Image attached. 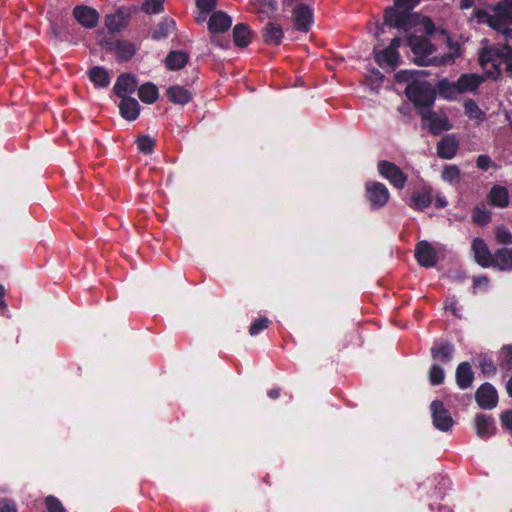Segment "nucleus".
I'll return each mask as SVG.
<instances>
[{"mask_svg":"<svg viewBox=\"0 0 512 512\" xmlns=\"http://www.w3.org/2000/svg\"><path fill=\"white\" fill-rule=\"evenodd\" d=\"M420 2L421 0H394L392 6L384 9L383 25L378 27L376 36H379L380 33H384L383 26L409 32L412 28L422 25L425 34L433 35L435 33H439L446 36L449 40L445 29L436 28L430 18L424 17L413 11Z\"/></svg>","mask_w":512,"mask_h":512,"instance_id":"nucleus-1","label":"nucleus"},{"mask_svg":"<svg viewBox=\"0 0 512 512\" xmlns=\"http://www.w3.org/2000/svg\"><path fill=\"white\" fill-rule=\"evenodd\" d=\"M426 36L409 34L406 45L411 49L414 57L412 62L418 66H442L453 62L452 54L434 56L436 46Z\"/></svg>","mask_w":512,"mask_h":512,"instance_id":"nucleus-2","label":"nucleus"},{"mask_svg":"<svg viewBox=\"0 0 512 512\" xmlns=\"http://www.w3.org/2000/svg\"><path fill=\"white\" fill-rule=\"evenodd\" d=\"M501 33L505 39L512 38V0H501L495 6L482 2V24Z\"/></svg>","mask_w":512,"mask_h":512,"instance_id":"nucleus-3","label":"nucleus"},{"mask_svg":"<svg viewBox=\"0 0 512 512\" xmlns=\"http://www.w3.org/2000/svg\"><path fill=\"white\" fill-rule=\"evenodd\" d=\"M405 95L414 103L418 113L431 109L436 100V89L428 81L414 80L405 88Z\"/></svg>","mask_w":512,"mask_h":512,"instance_id":"nucleus-4","label":"nucleus"},{"mask_svg":"<svg viewBox=\"0 0 512 512\" xmlns=\"http://www.w3.org/2000/svg\"><path fill=\"white\" fill-rule=\"evenodd\" d=\"M493 266L502 271H512V249L501 248L491 254L482 242V267Z\"/></svg>","mask_w":512,"mask_h":512,"instance_id":"nucleus-5","label":"nucleus"},{"mask_svg":"<svg viewBox=\"0 0 512 512\" xmlns=\"http://www.w3.org/2000/svg\"><path fill=\"white\" fill-rule=\"evenodd\" d=\"M101 46L107 51L115 52L119 62L129 61L136 53V47L129 41L119 40L113 36L104 37Z\"/></svg>","mask_w":512,"mask_h":512,"instance_id":"nucleus-6","label":"nucleus"},{"mask_svg":"<svg viewBox=\"0 0 512 512\" xmlns=\"http://www.w3.org/2000/svg\"><path fill=\"white\" fill-rule=\"evenodd\" d=\"M378 173L397 189H403L407 182V175L395 163L381 160L377 164Z\"/></svg>","mask_w":512,"mask_h":512,"instance_id":"nucleus-7","label":"nucleus"},{"mask_svg":"<svg viewBox=\"0 0 512 512\" xmlns=\"http://www.w3.org/2000/svg\"><path fill=\"white\" fill-rule=\"evenodd\" d=\"M365 196L372 209H379L386 205L390 193L387 187L377 181H368L365 184Z\"/></svg>","mask_w":512,"mask_h":512,"instance_id":"nucleus-8","label":"nucleus"},{"mask_svg":"<svg viewBox=\"0 0 512 512\" xmlns=\"http://www.w3.org/2000/svg\"><path fill=\"white\" fill-rule=\"evenodd\" d=\"M430 411L435 429L441 432H448L452 429L454 420L441 400H433L430 404Z\"/></svg>","mask_w":512,"mask_h":512,"instance_id":"nucleus-9","label":"nucleus"},{"mask_svg":"<svg viewBox=\"0 0 512 512\" xmlns=\"http://www.w3.org/2000/svg\"><path fill=\"white\" fill-rule=\"evenodd\" d=\"M420 116L423 121L428 122L427 127L432 135L438 136L444 131L452 129V124L448 117L446 115H439L432 111V109H422Z\"/></svg>","mask_w":512,"mask_h":512,"instance_id":"nucleus-10","label":"nucleus"},{"mask_svg":"<svg viewBox=\"0 0 512 512\" xmlns=\"http://www.w3.org/2000/svg\"><path fill=\"white\" fill-rule=\"evenodd\" d=\"M72 14L77 23L86 29L95 28L100 18L97 10L86 5L75 6Z\"/></svg>","mask_w":512,"mask_h":512,"instance_id":"nucleus-11","label":"nucleus"},{"mask_svg":"<svg viewBox=\"0 0 512 512\" xmlns=\"http://www.w3.org/2000/svg\"><path fill=\"white\" fill-rule=\"evenodd\" d=\"M415 258L422 267H433L438 262L435 248L426 240L418 242L415 246Z\"/></svg>","mask_w":512,"mask_h":512,"instance_id":"nucleus-12","label":"nucleus"},{"mask_svg":"<svg viewBox=\"0 0 512 512\" xmlns=\"http://www.w3.org/2000/svg\"><path fill=\"white\" fill-rule=\"evenodd\" d=\"M292 19L299 31L308 32L313 22V11L306 4H297L292 10Z\"/></svg>","mask_w":512,"mask_h":512,"instance_id":"nucleus-13","label":"nucleus"},{"mask_svg":"<svg viewBox=\"0 0 512 512\" xmlns=\"http://www.w3.org/2000/svg\"><path fill=\"white\" fill-rule=\"evenodd\" d=\"M138 87V81L136 77L131 73H122L118 76L113 91L120 97H129L128 95L133 94Z\"/></svg>","mask_w":512,"mask_h":512,"instance_id":"nucleus-14","label":"nucleus"},{"mask_svg":"<svg viewBox=\"0 0 512 512\" xmlns=\"http://www.w3.org/2000/svg\"><path fill=\"white\" fill-rule=\"evenodd\" d=\"M432 200L431 188L424 187L421 190L414 191L406 204L413 209L424 210L431 205Z\"/></svg>","mask_w":512,"mask_h":512,"instance_id":"nucleus-15","label":"nucleus"},{"mask_svg":"<svg viewBox=\"0 0 512 512\" xmlns=\"http://www.w3.org/2000/svg\"><path fill=\"white\" fill-rule=\"evenodd\" d=\"M232 25V18L223 11L214 12L208 21L210 33L226 32Z\"/></svg>","mask_w":512,"mask_h":512,"instance_id":"nucleus-16","label":"nucleus"},{"mask_svg":"<svg viewBox=\"0 0 512 512\" xmlns=\"http://www.w3.org/2000/svg\"><path fill=\"white\" fill-rule=\"evenodd\" d=\"M458 150V141L454 135H445L437 144V154L443 159H452Z\"/></svg>","mask_w":512,"mask_h":512,"instance_id":"nucleus-17","label":"nucleus"},{"mask_svg":"<svg viewBox=\"0 0 512 512\" xmlns=\"http://www.w3.org/2000/svg\"><path fill=\"white\" fill-rule=\"evenodd\" d=\"M262 37L265 44L278 46L284 37L282 27L270 21L263 27Z\"/></svg>","mask_w":512,"mask_h":512,"instance_id":"nucleus-18","label":"nucleus"},{"mask_svg":"<svg viewBox=\"0 0 512 512\" xmlns=\"http://www.w3.org/2000/svg\"><path fill=\"white\" fill-rule=\"evenodd\" d=\"M489 205L497 208H506L509 205V193L506 187L494 185L487 195Z\"/></svg>","mask_w":512,"mask_h":512,"instance_id":"nucleus-19","label":"nucleus"},{"mask_svg":"<svg viewBox=\"0 0 512 512\" xmlns=\"http://www.w3.org/2000/svg\"><path fill=\"white\" fill-rule=\"evenodd\" d=\"M455 347L447 341L435 343L431 348V356L434 360L447 364L452 361Z\"/></svg>","mask_w":512,"mask_h":512,"instance_id":"nucleus-20","label":"nucleus"},{"mask_svg":"<svg viewBox=\"0 0 512 512\" xmlns=\"http://www.w3.org/2000/svg\"><path fill=\"white\" fill-rule=\"evenodd\" d=\"M373 53L375 62L382 68L387 66L392 71L399 65V52H386V48L381 51H377V49L374 48Z\"/></svg>","mask_w":512,"mask_h":512,"instance_id":"nucleus-21","label":"nucleus"},{"mask_svg":"<svg viewBox=\"0 0 512 512\" xmlns=\"http://www.w3.org/2000/svg\"><path fill=\"white\" fill-rule=\"evenodd\" d=\"M119 110L121 116L128 120H136L140 113V105L133 97H123L119 103Z\"/></svg>","mask_w":512,"mask_h":512,"instance_id":"nucleus-22","label":"nucleus"},{"mask_svg":"<svg viewBox=\"0 0 512 512\" xmlns=\"http://www.w3.org/2000/svg\"><path fill=\"white\" fill-rule=\"evenodd\" d=\"M456 383L460 389H467L472 385L474 372L468 362H461L455 373Z\"/></svg>","mask_w":512,"mask_h":512,"instance_id":"nucleus-23","label":"nucleus"},{"mask_svg":"<svg viewBox=\"0 0 512 512\" xmlns=\"http://www.w3.org/2000/svg\"><path fill=\"white\" fill-rule=\"evenodd\" d=\"M251 6L253 11L259 14L262 19H272L278 9L276 0H253Z\"/></svg>","mask_w":512,"mask_h":512,"instance_id":"nucleus-24","label":"nucleus"},{"mask_svg":"<svg viewBox=\"0 0 512 512\" xmlns=\"http://www.w3.org/2000/svg\"><path fill=\"white\" fill-rule=\"evenodd\" d=\"M436 95L438 94L441 98L453 101L456 100L459 95L456 81L450 82L447 78L441 79L436 84Z\"/></svg>","mask_w":512,"mask_h":512,"instance_id":"nucleus-25","label":"nucleus"},{"mask_svg":"<svg viewBox=\"0 0 512 512\" xmlns=\"http://www.w3.org/2000/svg\"><path fill=\"white\" fill-rule=\"evenodd\" d=\"M189 60L188 53L180 50H173L168 53L164 63L166 67L171 71H177L182 69Z\"/></svg>","mask_w":512,"mask_h":512,"instance_id":"nucleus-26","label":"nucleus"},{"mask_svg":"<svg viewBox=\"0 0 512 512\" xmlns=\"http://www.w3.org/2000/svg\"><path fill=\"white\" fill-rule=\"evenodd\" d=\"M166 96L170 102L179 105H186L192 100L191 93L179 85L169 87L166 91Z\"/></svg>","mask_w":512,"mask_h":512,"instance_id":"nucleus-27","label":"nucleus"},{"mask_svg":"<svg viewBox=\"0 0 512 512\" xmlns=\"http://www.w3.org/2000/svg\"><path fill=\"white\" fill-rule=\"evenodd\" d=\"M459 95L466 92H474L480 85V75L462 74L456 81Z\"/></svg>","mask_w":512,"mask_h":512,"instance_id":"nucleus-28","label":"nucleus"},{"mask_svg":"<svg viewBox=\"0 0 512 512\" xmlns=\"http://www.w3.org/2000/svg\"><path fill=\"white\" fill-rule=\"evenodd\" d=\"M90 81L98 88H105L110 84V74L107 69L101 66H94L88 70Z\"/></svg>","mask_w":512,"mask_h":512,"instance_id":"nucleus-29","label":"nucleus"},{"mask_svg":"<svg viewBox=\"0 0 512 512\" xmlns=\"http://www.w3.org/2000/svg\"><path fill=\"white\" fill-rule=\"evenodd\" d=\"M252 31L245 23H238L233 28V40L237 47L245 48L250 43Z\"/></svg>","mask_w":512,"mask_h":512,"instance_id":"nucleus-30","label":"nucleus"},{"mask_svg":"<svg viewBox=\"0 0 512 512\" xmlns=\"http://www.w3.org/2000/svg\"><path fill=\"white\" fill-rule=\"evenodd\" d=\"M498 403V392L489 382L482 383V409H493Z\"/></svg>","mask_w":512,"mask_h":512,"instance_id":"nucleus-31","label":"nucleus"},{"mask_svg":"<svg viewBox=\"0 0 512 512\" xmlns=\"http://www.w3.org/2000/svg\"><path fill=\"white\" fill-rule=\"evenodd\" d=\"M137 90L141 101L147 104H153L159 97L158 88L151 82L137 87Z\"/></svg>","mask_w":512,"mask_h":512,"instance_id":"nucleus-32","label":"nucleus"},{"mask_svg":"<svg viewBox=\"0 0 512 512\" xmlns=\"http://www.w3.org/2000/svg\"><path fill=\"white\" fill-rule=\"evenodd\" d=\"M175 27L174 20L170 18H163L157 26L153 29L151 37L155 41L167 38L171 30Z\"/></svg>","mask_w":512,"mask_h":512,"instance_id":"nucleus-33","label":"nucleus"},{"mask_svg":"<svg viewBox=\"0 0 512 512\" xmlns=\"http://www.w3.org/2000/svg\"><path fill=\"white\" fill-rule=\"evenodd\" d=\"M485 43H487V41L482 40V56H481V59H482V81H484L485 78L496 79L498 77V75L500 74L499 70L496 71L495 75L490 70H488V65H489L490 59H489V56L487 53L488 47L486 45H484Z\"/></svg>","mask_w":512,"mask_h":512,"instance_id":"nucleus-34","label":"nucleus"},{"mask_svg":"<svg viewBox=\"0 0 512 512\" xmlns=\"http://www.w3.org/2000/svg\"><path fill=\"white\" fill-rule=\"evenodd\" d=\"M428 377L431 385L438 386L444 382L445 371L440 365L433 364L429 369Z\"/></svg>","mask_w":512,"mask_h":512,"instance_id":"nucleus-35","label":"nucleus"},{"mask_svg":"<svg viewBox=\"0 0 512 512\" xmlns=\"http://www.w3.org/2000/svg\"><path fill=\"white\" fill-rule=\"evenodd\" d=\"M499 365L506 370H512V345H505L498 357Z\"/></svg>","mask_w":512,"mask_h":512,"instance_id":"nucleus-36","label":"nucleus"},{"mask_svg":"<svg viewBox=\"0 0 512 512\" xmlns=\"http://www.w3.org/2000/svg\"><path fill=\"white\" fill-rule=\"evenodd\" d=\"M164 1L165 0H145L141 9L146 14H159L164 10Z\"/></svg>","mask_w":512,"mask_h":512,"instance_id":"nucleus-37","label":"nucleus"},{"mask_svg":"<svg viewBox=\"0 0 512 512\" xmlns=\"http://www.w3.org/2000/svg\"><path fill=\"white\" fill-rule=\"evenodd\" d=\"M497 55L501 58L500 64L504 63L506 70L512 73V47L503 45L497 49Z\"/></svg>","mask_w":512,"mask_h":512,"instance_id":"nucleus-38","label":"nucleus"},{"mask_svg":"<svg viewBox=\"0 0 512 512\" xmlns=\"http://www.w3.org/2000/svg\"><path fill=\"white\" fill-rule=\"evenodd\" d=\"M136 143L139 151L144 154L152 153L155 147V140L149 135H142L138 137Z\"/></svg>","mask_w":512,"mask_h":512,"instance_id":"nucleus-39","label":"nucleus"},{"mask_svg":"<svg viewBox=\"0 0 512 512\" xmlns=\"http://www.w3.org/2000/svg\"><path fill=\"white\" fill-rule=\"evenodd\" d=\"M497 371V367L494 361L488 353L482 354V374L486 376L494 375Z\"/></svg>","mask_w":512,"mask_h":512,"instance_id":"nucleus-40","label":"nucleus"},{"mask_svg":"<svg viewBox=\"0 0 512 512\" xmlns=\"http://www.w3.org/2000/svg\"><path fill=\"white\" fill-rule=\"evenodd\" d=\"M105 26L107 27L108 31L110 33H118L122 29H124L121 22L118 20V18L115 16V14H108L105 16Z\"/></svg>","mask_w":512,"mask_h":512,"instance_id":"nucleus-41","label":"nucleus"},{"mask_svg":"<svg viewBox=\"0 0 512 512\" xmlns=\"http://www.w3.org/2000/svg\"><path fill=\"white\" fill-rule=\"evenodd\" d=\"M464 110L465 115H467L471 119H479L480 118V108L478 104L472 99H466L464 101Z\"/></svg>","mask_w":512,"mask_h":512,"instance_id":"nucleus-42","label":"nucleus"},{"mask_svg":"<svg viewBox=\"0 0 512 512\" xmlns=\"http://www.w3.org/2000/svg\"><path fill=\"white\" fill-rule=\"evenodd\" d=\"M45 505L48 512H66V509L61 503V501L53 495H49L46 497Z\"/></svg>","mask_w":512,"mask_h":512,"instance_id":"nucleus-43","label":"nucleus"},{"mask_svg":"<svg viewBox=\"0 0 512 512\" xmlns=\"http://www.w3.org/2000/svg\"><path fill=\"white\" fill-rule=\"evenodd\" d=\"M270 320L267 317H261L255 320L249 328L251 336H256L268 327Z\"/></svg>","mask_w":512,"mask_h":512,"instance_id":"nucleus-44","label":"nucleus"},{"mask_svg":"<svg viewBox=\"0 0 512 512\" xmlns=\"http://www.w3.org/2000/svg\"><path fill=\"white\" fill-rule=\"evenodd\" d=\"M460 177L459 168L455 165H447L444 167L442 172V178L445 181L453 182L458 180Z\"/></svg>","mask_w":512,"mask_h":512,"instance_id":"nucleus-45","label":"nucleus"},{"mask_svg":"<svg viewBox=\"0 0 512 512\" xmlns=\"http://www.w3.org/2000/svg\"><path fill=\"white\" fill-rule=\"evenodd\" d=\"M395 80L398 83H411L416 79L415 70H400L395 74Z\"/></svg>","mask_w":512,"mask_h":512,"instance_id":"nucleus-46","label":"nucleus"},{"mask_svg":"<svg viewBox=\"0 0 512 512\" xmlns=\"http://www.w3.org/2000/svg\"><path fill=\"white\" fill-rule=\"evenodd\" d=\"M496 239L499 243L504 245L512 244V234L504 226H499L496 230Z\"/></svg>","mask_w":512,"mask_h":512,"instance_id":"nucleus-47","label":"nucleus"},{"mask_svg":"<svg viewBox=\"0 0 512 512\" xmlns=\"http://www.w3.org/2000/svg\"><path fill=\"white\" fill-rule=\"evenodd\" d=\"M223 33L224 32L211 33L210 40L212 44L220 48L226 49L230 46V40L226 36H224Z\"/></svg>","mask_w":512,"mask_h":512,"instance_id":"nucleus-48","label":"nucleus"},{"mask_svg":"<svg viewBox=\"0 0 512 512\" xmlns=\"http://www.w3.org/2000/svg\"><path fill=\"white\" fill-rule=\"evenodd\" d=\"M66 34H68L67 27L63 24V26H58L57 24H52L50 29V35L57 40L64 41L67 39Z\"/></svg>","mask_w":512,"mask_h":512,"instance_id":"nucleus-49","label":"nucleus"},{"mask_svg":"<svg viewBox=\"0 0 512 512\" xmlns=\"http://www.w3.org/2000/svg\"><path fill=\"white\" fill-rule=\"evenodd\" d=\"M196 5L206 15L216 8L217 0H196Z\"/></svg>","mask_w":512,"mask_h":512,"instance_id":"nucleus-50","label":"nucleus"},{"mask_svg":"<svg viewBox=\"0 0 512 512\" xmlns=\"http://www.w3.org/2000/svg\"><path fill=\"white\" fill-rule=\"evenodd\" d=\"M369 71H370L369 82L372 85H375L376 88L380 87L385 78L384 74L376 68H371Z\"/></svg>","mask_w":512,"mask_h":512,"instance_id":"nucleus-51","label":"nucleus"},{"mask_svg":"<svg viewBox=\"0 0 512 512\" xmlns=\"http://www.w3.org/2000/svg\"><path fill=\"white\" fill-rule=\"evenodd\" d=\"M114 14L118 18V20L121 22L123 27L125 28L128 25L129 20L131 18V16L128 14L126 8H124V6H120L115 10Z\"/></svg>","mask_w":512,"mask_h":512,"instance_id":"nucleus-52","label":"nucleus"},{"mask_svg":"<svg viewBox=\"0 0 512 512\" xmlns=\"http://www.w3.org/2000/svg\"><path fill=\"white\" fill-rule=\"evenodd\" d=\"M0 512H17L15 502L7 498L0 500Z\"/></svg>","mask_w":512,"mask_h":512,"instance_id":"nucleus-53","label":"nucleus"},{"mask_svg":"<svg viewBox=\"0 0 512 512\" xmlns=\"http://www.w3.org/2000/svg\"><path fill=\"white\" fill-rule=\"evenodd\" d=\"M501 423L512 432V410H507L501 414Z\"/></svg>","mask_w":512,"mask_h":512,"instance_id":"nucleus-54","label":"nucleus"},{"mask_svg":"<svg viewBox=\"0 0 512 512\" xmlns=\"http://www.w3.org/2000/svg\"><path fill=\"white\" fill-rule=\"evenodd\" d=\"M472 251H473L474 261L480 265V237H476L473 239Z\"/></svg>","mask_w":512,"mask_h":512,"instance_id":"nucleus-55","label":"nucleus"},{"mask_svg":"<svg viewBox=\"0 0 512 512\" xmlns=\"http://www.w3.org/2000/svg\"><path fill=\"white\" fill-rule=\"evenodd\" d=\"M445 309L447 310H451L452 313L457 316V317H461L459 314H458V308H457V300L455 299V297H451V298H448L446 300V303H445Z\"/></svg>","mask_w":512,"mask_h":512,"instance_id":"nucleus-56","label":"nucleus"},{"mask_svg":"<svg viewBox=\"0 0 512 512\" xmlns=\"http://www.w3.org/2000/svg\"><path fill=\"white\" fill-rule=\"evenodd\" d=\"M401 41L402 40L400 37L393 38L390 42V45L386 48V52H390V51L398 52V48L401 45Z\"/></svg>","mask_w":512,"mask_h":512,"instance_id":"nucleus-57","label":"nucleus"},{"mask_svg":"<svg viewBox=\"0 0 512 512\" xmlns=\"http://www.w3.org/2000/svg\"><path fill=\"white\" fill-rule=\"evenodd\" d=\"M491 167H494L492 160L488 156L482 155V171H487Z\"/></svg>","mask_w":512,"mask_h":512,"instance_id":"nucleus-58","label":"nucleus"},{"mask_svg":"<svg viewBox=\"0 0 512 512\" xmlns=\"http://www.w3.org/2000/svg\"><path fill=\"white\" fill-rule=\"evenodd\" d=\"M492 218V213L482 206V226L489 223Z\"/></svg>","mask_w":512,"mask_h":512,"instance_id":"nucleus-59","label":"nucleus"},{"mask_svg":"<svg viewBox=\"0 0 512 512\" xmlns=\"http://www.w3.org/2000/svg\"><path fill=\"white\" fill-rule=\"evenodd\" d=\"M451 277L454 280L462 281V280L467 278V275H466V273L464 271L456 270V271L451 273Z\"/></svg>","mask_w":512,"mask_h":512,"instance_id":"nucleus-60","label":"nucleus"},{"mask_svg":"<svg viewBox=\"0 0 512 512\" xmlns=\"http://www.w3.org/2000/svg\"><path fill=\"white\" fill-rule=\"evenodd\" d=\"M472 220L475 224L480 225V207L476 205L472 212Z\"/></svg>","mask_w":512,"mask_h":512,"instance_id":"nucleus-61","label":"nucleus"},{"mask_svg":"<svg viewBox=\"0 0 512 512\" xmlns=\"http://www.w3.org/2000/svg\"><path fill=\"white\" fill-rule=\"evenodd\" d=\"M481 420H482V436H483L485 430L489 427V425L491 424L492 420H491V418L489 416H486V415H483V414H482Z\"/></svg>","mask_w":512,"mask_h":512,"instance_id":"nucleus-62","label":"nucleus"},{"mask_svg":"<svg viewBox=\"0 0 512 512\" xmlns=\"http://www.w3.org/2000/svg\"><path fill=\"white\" fill-rule=\"evenodd\" d=\"M124 8H126L128 14L132 17V15L138 13L139 11H141V6H138V5H129V6H124Z\"/></svg>","mask_w":512,"mask_h":512,"instance_id":"nucleus-63","label":"nucleus"},{"mask_svg":"<svg viewBox=\"0 0 512 512\" xmlns=\"http://www.w3.org/2000/svg\"><path fill=\"white\" fill-rule=\"evenodd\" d=\"M398 111L402 114V115H406V116H409L410 114V111H411V107L409 104H404L402 106H400L398 108Z\"/></svg>","mask_w":512,"mask_h":512,"instance_id":"nucleus-64","label":"nucleus"}]
</instances>
